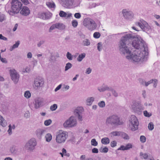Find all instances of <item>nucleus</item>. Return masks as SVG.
Returning <instances> with one entry per match:
<instances>
[{"instance_id":"nucleus-1","label":"nucleus","mask_w":160,"mask_h":160,"mask_svg":"<svg viewBox=\"0 0 160 160\" xmlns=\"http://www.w3.org/2000/svg\"><path fill=\"white\" fill-rule=\"evenodd\" d=\"M134 36L128 33L122 37L120 41L119 50L127 59L135 62H143L147 60L148 54L147 46L140 37L134 40L132 43L133 47L136 49L133 54L131 53L128 46L131 39Z\"/></svg>"},{"instance_id":"nucleus-2","label":"nucleus","mask_w":160,"mask_h":160,"mask_svg":"<svg viewBox=\"0 0 160 160\" xmlns=\"http://www.w3.org/2000/svg\"><path fill=\"white\" fill-rule=\"evenodd\" d=\"M11 8L8 10L6 8L5 9L10 15L13 16L18 13L21 9L22 3L18 0H13L11 2Z\"/></svg>"},{"instance_id":"nucleus-3","label":"nucleus","mask_w":160,"mask_h":160,"mask_svg":"<svg viewBox=\"0 0 160 160\" xmlns=\"http://www.w3.org/2000/svg\"><path fill=\"white\" fill-rule=\"evenodd\" d=\"M122 120L117 115H113L107 117L106 120L105 124L108 126H118L122 124Z\"/></svg>"},{"instance_id":"nucleus-4","label":"nucleus","mask_w":160,"mask_h":160,"mask_svg":"<svg viewBox=\"0 0 160 160\" xmlns=\"http://www.w3.org/2000/svg\"><path fill=\"white\" fill-rule=\"evenodd\" d=\"M129 128L130 129L134 131L138 128L139 122L137 118L134 115H132L129 119Z\"/></svg>"},{"instance_id":"nucleus-5","label":"nucleus","mask_w":160,"mask_h":160,"mask_svg":"<svg viewBox=\"0 0 160 160\" xmlns=\"http://www.w3.org/2000/svg\"><path fill=\"white\" fill-rule=\"evenodd\" d=\"M83 25L88 30L92 31L95 29L97 26L95 22L92 19L85 18L83 22Z\"/></svg>"},{"instance_id":"nucleus-6","label":"nucleus","mask_w":160,"mask_h":160,"mask_svg":"<svg viewBox=\"0 0 160 160\" xmlns=\"http://www.w3.org/2000/svg\"><path fill=\"white\" fill-rule=\"evenodd\" d=\"M135 25L139 27L142 30L147 32L151 30V26L145 21L141 19L139 21L135 23Z\"/></svg>"},{"instance_id":"nucleus-7","label":"nucleus","mask_w":160,"mask_h":160,"mask_svg":"<svg viewBox=\"0 0 160 160\" xmlns=\"http://www.w3.org/2000/svg\"><path fill=\"white\" fill-rule=\"evenodd\" d=\"M65 128H73L77 125V121L75 118L72 116L65 121L63 123Z\"/></svg>"},{"instance_id":"nucleus-8","label":"nucleus","mask_w":160,"mask_h":160,"mask_svg":"<svg viewBox=\"0 0 160 160\" xmlns=\"http://www.w3.org/2000/svg\"><path fill=\"white\" fill-rule=\"evenodd\" d=\"M68 136V133L65 131H60L57 135L56 140V142L58 143L64 142Z\"/></svg>"},{"instance_id":"nucleus-9","label":"nucleus","mask_w":160,"mask_h":160,"mask_svg":"<svg viewBox=\"0 0 160 160\" xmlns=\"http://www.w3.org/2000/svg\"><path fill=\"white\" fill-rule=\"evenodd\" d=\"M37 142L34 138H32L26 144L25 147V149L29 151H32L35 148Z\"/></svg>"},{"instance_id":"nucleus-10","label":"nucleus","mask_w":160,"mask_h":160,"mask_svg":"<svg viewBox=\"0 0 160 160\" xmlns=\"http://www.w3.org/2000/svg\"><path fill=\"white\" fill-rule=\"evenodd\" d=\"M11 78L15 84L18 82L19 80V75L15 69H11L9 70Z\"/></svg>"},{"instance_id":"nucleus-11","label":"nucleus","mask_w":160,"mask_h":160,"mask_svg":"<svg viewBox=\"0 0 160 160\" xmlns=\"http://www.w3.org/2000/svg\"><path fill=\"white\" fill-rule=\"evenodd\" d=\"M44 83V80L43 78L41 77H38L35 79L33 86L36 89H38L42 87Z\"/></svg>"},{"instance_id":"nucleus-12","label":"nucleus","mask_w":160,"mask_h":160,"mask_svg":"<svg viewBox=\"0 0 160 160\" xmlns=\"http://www.w3.org/2000/svg\"><path fill=\"white\" fill-rule=\"evenodd\" d=\"M122 13L124 18L127 19H131L133 17L132 12L126 9H123L122 11Z\"/></svg>"},{"instance_id":"nucleus-13","label":"nucleus","mask_w":160,"mask_h":160,"mask_svg":"<svg viewBox=\"0 0 160 160\" xmlns=\"http://www.w3.org/2000/svg\"><path fill=\"white\" fill-rule=\"evenodd\" d=\"M34 108L36 109H38L42 105L43 99L41 98H36L34 100Z\"/></svg>"},{"instance_id":"nucleus-14","label":"nucleus","mask_w":160,"mask_h":160,"mask_svg":"<svg viewBox=\"0 0 160 160\" xmlns=\"http://www.w3.org/2000/svg\"><path fill=\"white\" fill-rule=\"evenodd\" d=\"M62 6L66 8H69L73 5L74 0H61Z\"/></svg>"},{"instance_id":"nucleus-15","label":"nucleus","mask_w":160,"mask_h":160,"mask_svg":"<svg viewBox=\"0 0 160 160\" xmlns=\"http://www.w3.org/2000/svg\"><path fill=\"white\" fill-rule=\"evenodd\" d=\"M82 109V107L78 108L75 109L74 111V114L78 117V120L81 121L82 120V117L81 115Z\"/></svg>"},{"instance_id":"nucleus-16","label":"nucleus","mask_w":160,"mask_h":160,"mask_svg":"<svg viewBox=\"0 0 160 160\" xmlns=\"http://www.w3.org/2000/svg\"><path fill=\"white\" fill-rule=\"evenodd\" d=\"M98 89L100 92H104L105 91H110L112 90V88L108 87L107 85L103 84L101 87H98Z\"/></svg>"},{"instance_id":"nucleus-17","label":"nucleus","mask_w":160,"mask_h":160,"mask_svg":"<svg viewBox=\"0 0 160 160\" xmlns=\"http://www.w3.org/2000/svg\"><path fill=\"white\" fill-rule=\"evenodd\" d=\"M30 12L28 8L27 7H23L22 10L20 11V13L24 16H27L28 15Z\"/></svg>"},{"instance_id":"nucleus-18","label":"nucleus","mask_w":160,"mask_h":160,"mask_svg":"<svg viewBox=\"0 0 160 160\" xmlns=\"http://www.w3.org/2000/svg\"><path fill=\"white\" fill-rule=\"evenodd\" d=\"M46 132V130L43 129H38L36 132V133L38 137H41Z\"/></svg>"},{"instance_id":"nucleus-19","label":"nucleus","mask_w":160,"mask_h":160,"mask_svg":"<svg viewBox=\"0 0 160 160\" xmlns=\"http://www.w3.org/2000/svg\"><path fill=\"white\" fill-rule=\"evenodd\" d=\"M94 100V98L93 97H88L86 100V104L87 105L91 106Z\"/></svg>"},{"instance_id":"nucleus-20","label":"nucleus","mask_w":160,"mask_h":160,"mask_svg":"<svg viewBox=\"0 0 160 160\" xmlns=\"http://www.w3.org/2000/svg\"><path fill=\"white\" fill-rule=\"evenodd\" d=\"M139 103L136 101H133L132 102L131 105V109L135 112L137 109L138 106L139 105Z\"/></svg>"},{"instance_id":"nucleus-21","label":"nucleus","mask_w":160,"mask_h":160,"mask_svg":"<svg viewBox=\"0 0 160 160\" xmlns=\"http://www.w3.org/2000/svg\"><path fill=\"white\" fill-rule=\"evenodd\" d=\"M144 108L143 106L139 103L134 112L140 114L141 113L142 111L144 110Z\"/></svg>"},{"instance_id":"nucleus-22","label":"nucleus","mask_w":160,"mask_h":160,"mask_svg":"<svg viewBox=\"0 0 160 160\" xmlns=\"http://www.w3.org/2000/svg\"><path fill=\"white\" fill-rule=\"evenodd\" d=\"M0 125L4 127H5L7 125V122L6 121L1 115H0Z\"/></svg>"},{"instance_id":"nucleus-23","label":"nucleus","mask_w":160,"mask_h":160,"mask_svg":"<svg viewBox=\"0 0 160 160\" xmlns=\"http://www.w3.org/2000/svg\"><path fill=\"white\" fill-rule=\"evenodd\" d=\"M15 127V124H13L12 125L11 124H9L8 126L9 129L8 130V132L9 135H11L12 134V130L14 129Z\"/></svg>"},{"instance_id":"nucleus-24","label":"nucleus","mask_w":160,"mask_h":160,"mask_svg":"<svg viewBox=\"0 0 160 160\" xmlns=\"http://www.w3.org/2000/svg\"><path fill=\"white\" fill-rule=\"evenodd\" d=\"M139 82L142 83V84H144L146 86H148L150 84L153 83V79H151L147 82L143 81V80L142 79H140L139 80Z\"/></svg>"},{"instance_id":"nucleus-25","label":"nucleus","mask_w":160,"mask_h":160,"mask_svg":"<svg viewBox=\"0 0 160 160\" xmlns=\"http://www.w3.org/2000/svg\"><path fill=\"white\" fill-rule=\"evenodd\" d=\"M55 24L57 29L60 30H63L65 28V25L62 23H57Z\"/></svg>"},{"instance_id":"nucleus-26","label":"nucleus","mask_w":160,"mask_h":160,"mask_svg":"<svg viewBox=\"0 0 160 160\" xmlns=\"http://www.w3.org/2000/svg\"><path fill=\"white\" fill-rule=\"evenodd\" d=\"M20 42L19 41H18L17 42H16L15 44H13L12 46L9 49L10 51H12L15 48H18L19 45L20 44Z\"/></svg>"},{"instance_id":"nucleus-27","label":"nucleus","mask_w":160,"mask_h":160,"mask_svg":"<svg viewBox=\"0 0 160 160\" xmlns=\"http://www.w3.org/2000/svg\"><path fill=\"white\" fill-rule=\"evenodd\" d=\"M10 152L13 154H15L17 153L18 152L17 148L15 146H12L10 148Z\"/></svg>"},{"instance_id":"nucleus-28","label":"nucleus","mask_w":160,"mask_h":160,"mask_svg":"<svg viewBox=\"0 0 160 160\" xmlns=\"http://www.w3.org/2000/svg\"><path fill=\"white\" fill-rule=\"evenodd\" d=\"M101 141L102 144L104 145H106L109 143L110 140L108 138L105 137L102 138Z\"/></svg>"},{"instance_id":"nucleus-29","label":"nucleus","mask_w":160,"mask_h":160,"mask_svg":"<svg viewBox=\"0 0 160 160\" xmlns=\"http://www.w3.org/2000/svg\"><path fill=\"white\" fill-rule=\"evenodd\" d=\"M90 44V40L88 39H84L82 42V44L84 46H88Z\"/></svg>"},{"instance_id":"nucleus-30","label":"nucleus","mask_w":160,"mask_h":160,"mask_svg":"<svg viewBox=\"0 0 160 160\" xmlns=\"http://www.w3.org/2000/svg\"><path fill=\"white\" fill-rule=\"evenodd\" d=\"M86 54L85 53H82L80 54L77 58V60L78 62H81L85 57Z\"/></svg>"},{"instance_id":"nucleus-31","label":"nucleus","mask_w":160,"mask_h":160,"mask_svg":"<svg viewBox=\"0 0 160 160\" xmlns=\"http://www.w3.org/2000/svg\"><path fill=\"white\" fill-rule=\"evenodd\" d=\"M46 141L47 142H49L52 139V136L50 133L47 134L45 137Z\"/></svg>"},{"instance_id":"nucleus-32","label":"nucleus","mask_w":160,"mask_h":160,"mask_svg":"<svg viewBox=\"0 0 160 160\" xmlns=\"http://www.w3.org/2000/svg\"><path fill=\"white\" fill-rule=\"evenodd\" d=\"M46 4L49 8H54L55 6V3L52 2H47L46 3Z\"/></svg>"},{"instance_id":"nucleus-33","label":"nucleus","mask_w":160,"mask_h":160,"mask_svg":"<svg viewBox=\"0 0 160 160\" xmlns=\"http://www.w3.org/2000/svg\"><path fill=\"white\" fill-rule=\"evenodd\" d=\"M120 136L125 139L128 140L129 139V136L126 133L123 132H121Z\"/></svg>"},{"instance_id":"nucleus-34","label":"nucleus","mask_w":160,"mask_h":160,"mask_svg":"<svg viewBox=\"0 0 160 160\" xmlns=\"http://www.w3.org/2000/svg\"><path fill=\"white\" fill-rule=\"evenodd\" d=\"M101 5V3H93L90 4L89 7L90 8H94L96 6H98Z\"/></svg>"},{"instance_id":"nucleus-35","label":"nucleus","mask_w":160,"mask_h":160,"mask_svg":"<svg viewBox=\"0 0 160 160\" xmlns=\"http://www.w3.org/2000/svg\"><path fill=\"white\" fill-rule=\"evenodd\" d=\"M24 97L27 98H29L31 96V94L29 91H27L25 92L24 94Z\"/></svg>"},{"instance_id":"nucleus-36","label":"nucleus","mask_w":160,"mask_h":160,"mask_svg":"<svg viewBox=\"0 0 160 160\" xmlns=\"http://www.w3.org/2000/svg\"><path fill=\"white\" fill-rule=\"evenodd\" d=\"M98 105L100 108H103L105 107V102L103 101L99 102L98 103Z\"/></svg>"},{"instance_id":"nucleus-37","label":"nucleus","mask_w":160,"mask_h":160,"mask_svg":"<svg viewBox=\"0 0 160 160\" xmlns=\"http://www.w3.org/2000/svg\"><path fill=\"white\" fill-rule=\"evenodd\" d=\"M140 156H142V157L141 158H144V159H147L148 157V155L146 153H143L142 152H141L140 153Z\"/></svg>"},{"instance_id":"nucleus-38","label":"nucleus","mask_w":160,"mask_h":160,"mask_svg":"<svg viewBox=\"0 0 160 160\" xmlns=\"http://www.w3.org/2000/svg\"><path fill=\"white\" fill-rule=\"evenodd\" d=\"M72 66V65L70 62L67 63L65 67V71H67L68 69L70 68Z\"/></svg>"},{"instance_id":"nucleus-39","label":"nucleus","mask_w":160,"mask_h":160,"mask_svg":"<svg viewBox=\"0 0 160 160\" xmlns=\"http://www.w3.org/2000/svg\"><path fill=\"white\" fill-rule=\"evenodd\" d=\"M52 14L50 12L45 13V19H49L52 16Z\"/></svg>"},{"instance_id":"nucleus-40","label":"nucleus","mask_w":160,"mask_h":160,"mask_svg":"<svg viewBox=\"0 0 160 160\" xmlns=\"http://www.w3.org/2000/svg\"><path fill=\"white\" fill-rule=\"evenodd\" d=\"M120 132L115 131L111 132V134L113 136H120Z\"/></svg>"},{"instance_id":"nucleus-41","label":"nucleus","mask_w":160,"mask_h":160,"mask_svg":"<svg viewBox=\"0 0 160 160\" xmlns=\"http://www.w3.org/2000/svg\"><path fill=\"white\" fill-rule=\"evenodd\" d=\"M66 57L68 59L70 60H72L73 56L69 52H67L66 54Z\"/></svg>"},{"instance_id":"nucleus-42","label":"nucleus","mask_w":160,"mask_h":160,"mask_svg":"<svg viewBox=\"0 0 160 160\" xmlns=\"http://www.w3.org/2000/svg\"><path fill=\"white\" fill-rule=\"evenodd\" d=\"M91 144L92 146H96L98 145V143L95 139H93L91 141Z\"/></svg>"},{"instance_id":"nucleus-43","label":"nucleus","mask_w":160,"mask_h":160,"mask_svg":"<svg viewBox=\"0 0 160 160\" xmlns=\"http://www.w3.org/2000/svg\"><path fill=\"white\" fill-rule=\"evenodd\" d=\"M143 114L145 116L147 117H150L152 115L151 113L148 112L146 110L144 111Z\"/></svg>"},{"instance_id":"nucleus-44","label":"nucleus","mask_w":160,"mask_h":160,"mask_svg":"<svg viewBox=\"0 0 160 160\" xmlns=\"http://www.w3.org/2000/svg\"><path fill=\"white\" fill-rule=\"evenodd\" d=\"M59 15L61 17L66 18L67 13L62 11H61L60 12Z\"/></svg>"},{"instance_id":"nucleus-45","label":"nucleus","mask_w":160,"mask_h":160,"mask_svg":"<svg viewBox=\"0 0 160 160\" xmlns=\"http://www.w3.org/2000/svg\"><path fill=\"white\" fill-rule=\"evenodd\" d=\"M148 128L150 130H152L154 128V125L152 122L149 123L148 125Z\"/></svg>"},{"instance_id":"nucleus-46","label":"nucleus","mask_w":160,"mask_h":160,"mask_svg":"<svg viewBox=\"0 0 160 160\" xmlns=\"http://www.w3.org/2000/svg\"><path fill=\"white\" fill-rule=\"evenodd\" d=\"M57 107V105L56 104H54L50 107V109L51 111H54L56 109Z\"/></svg>"},{"instance_id":"nucleus-47","label":"nucleus","mask_w":160,"mask_h":160,"mask_svg":"<svg viewBox=\"0 0 160 160\" xmlns=\"http://www.w3.org/2000/svg\"><path fill=\"white\" fill-rule=\"evenodd\" d=\"M93 37L96 38H100L101 35L99 32H96L93 34Z\"/></svg>"},{"instance_id":"nucleus-48","label":"nucleus","mask_w":160,"mask_h":160,"mask_svg":"<svg viewBox=\"0 0 160 160\" xmlns=\"http://www.w3.org/2000/svg\"><path fill=\"white\" fill-rule=\"evenodd\" d=\"M140 140L142 143H144L146 141V138L145 136L142 135L140 137Z\"/></svg>"},{"instance_id":"nucleus-49","label":"nucleus","mask_w":160,"mask_h":160,"mask_svg":"<svg viewBox=\"0 0 160 160\" xmlns=\"http://www.w3.org/2000/svg\"><path fill=\"white\" fill-rule=\"evenodd\" d=\"M57 28L56 24H52L50 27L49 29V32H51L52 31Z\"/></svg>"},{"instance_id":"nucleus-50","label":"nucleus","mask_w":160,"mask_h":160,"mask_svg":"<svg viewBox=\"0 0 160 160\" xmlns=\"http://www.w3.org/2000/svg\"><path fill=\"white\" fill-rule=\"evenodd\" d=\"M52 122V120L50 119L46 120L44 121V124L45 126L49 125Z\"/></svg>"},{"instance_id":"nucleus-51","label":"nucleus","mask_w":160,"mask_h":160,"mask_svg":"<svg viewBox=\"0 0 160 160\" xmlns=\"http://www.w3.org/2000/svg\"><path fill=\"white\" fill-rule=\"evenodd\" d=\"M45 13L40 12L38 14V17L42 19H45Z\"/></svg>"},{"instance_id":"nucleus-52","label":"nucleus","mask_w":160,"mask_h":160,"mask_svg":"<svg viewBox=\"0 0 160 160\" xmlns=\"http://www.w3.org/2000/svg\"><path fill=\"white\" fill-rule=\"evenodd\" d=\"M72 24L73 27H76L78 24V22L76 20H73L72 21Z\"/></svg>"},{"instance_id":"nucleus-53","label":"nucleus","mask_w":160,"mask_h":160,"mask_svg":"<svg viewBox=\"0 0 160 160\" xmlns=\"http://www.w3.org/2000/svg\"><path fill=\"white\" fill-rule=\"evenodd\" d=\"M102 42H99L98 43V49L99 51H100L102 49Z\"/></svg>"},{"instance_id":"nucleus-54","label":"nucleus","mask_w":160,"mask_h":160,"mask_svg":"<svg viewBox=\"0 0 160 160\" xmlns=\"http://www.w3.org/2000/svg\"><path fill=\"white\" fill-rule=\"evenodd\" d=\"M108 148L107 147H105V148H103L102 150H101V149H100V151L101 152H104V153H107L108 152Z\"/></svg>"},{"instance_id":"nucleus-55","label":"nucleus","mask_w":160,"mask_h":160,"mask_svg":"<svg viewBox=\"0 0 160 160\" xmlns=\"http://www.w3.org/2000/svg\"><path fill=\"white\" fill-rule=\"evenodd\" d=\"M5 19V17L4 15L0 14V22H2Z\"/></svg>"},{"instance_id":"nucleus-56","label":"nucleus","mask_w":160,"mask_h":160,"mask_svg":"<svg viewBox=\"0 0 160 160\" xmlns=\"http://www.w3.org/2000/svg\"><path fill=\"white\" fill-rule=\"evenodd\" d=\"M74 16L77 19H80L81 17V14L79 12L75 13L74 15Z\"/></svg>"},{"instance_id":"nucleus-57","label":"nucleus","mask_w":160,"mask_h":160,"mask_svg":"<svg viewBox=\"0 0 160 160\" xmlns=\"http://www.w3.org/2000/svg\"><path fill=\"white\" fill-rule=\"evenodd\" d=\"M126 148V150H128L130 148H131L132 147V145L131 143H128L125 146Z\"/></svg>"},{"instance_id":"nucleus-58","label":"nucleus","mask_w":160,"mask_h":160,"mask_svg":"<svg viewBox=\"0 0 160 160\" xmlns=\"http://www.w3.org/2000/svg\"><path fill=\"white\" fill-rule=\"evenodd\" d=\"M32 69V68H31L30 66L27 67L26 68L25 71H24V72H29Z\"/></svg>"},{"instance_id":"nucleus-59","label":"nucleus","mask_w":160,"mask_h":160,"mask_svg":"<svg viewBox=\"0 0 160 160\" xmlns=\"http://www.w3.org/2000/svg\"><path fill=\"white\" fill-rule=\"evenodd\" d=\"M111 91L112 94L115 97H117L118 96V93L114 90H113L112 88Z\"/></svg>"},{"instance_id":"nucleus-60","label":"nucleus","mask_w":160,"mask_h":160,"mask_svg":"<svg viewBox=\"0 0 160 160\" xmlns=\"http://www.w3.org/2000/svg\"><path fill=\"white\" fill-rule=\"evenodd\" d=\"M117 142L115 141H113L111 142V146L112 147H114L117 145Z\"/></svg>"},{"instance_id":"nucleus-61","label":"nucleus","mask_w":160,"mask_h":160,"mask_svg":"<svg viewBox=\"0 0 160 160\" xmlns=\"http://www.w3.org/2000/svg\"><path fill=\"white\" fill-rule=\"evenodd\" d=\"M62 152L64 154V155L67 156L68 157H69V154L68 153L67 154V151L66 150L64 149L63 148L62 150Z\"/></svg>"},{"instance_id":"nucleus-62","label":"nucleus","mask_w":160,"mask_h":160,"mask_svg":"<svg viewBox=\"0 0 160 160\" xmlns=\"http://www.w3.org/2000/svg\"><path fill=\"white\" fill-rule=\"evenodd\" d=\"M30 114L28 111H27L24 114V117L26 118H29L30 116Z\"/></svg>"},{"instance_id":"nucleus-63","label":"nucleus","mask_w":160,"mask_h":160,"mask_svg":"<svg viewBox=\"0 0 160 160\" xmlns=\"http://www.w3.org/2000/svg\"><path fill=\"white\" fill-rule=\"evenodd\" d=\"M92 71V69L90 68H88L86 69L85 73L87 74H89Z\"/></svg>"},{"instance_id":"nucleus-64","label":"nucleus","mask_w":160,"mask_h":160,"mask_svg":"<svg viewBox=\"0 0 160 160\" xmlns=\"http://www.w3.org/2000/svg\"><path fill=\"white\" fill-rule=\"evenodd\" d=\"M32 63L33 65V68L35 66H36L37 64L38 61L37 60L33 59L32 61Z\"/></svg>"}]
</instances>
